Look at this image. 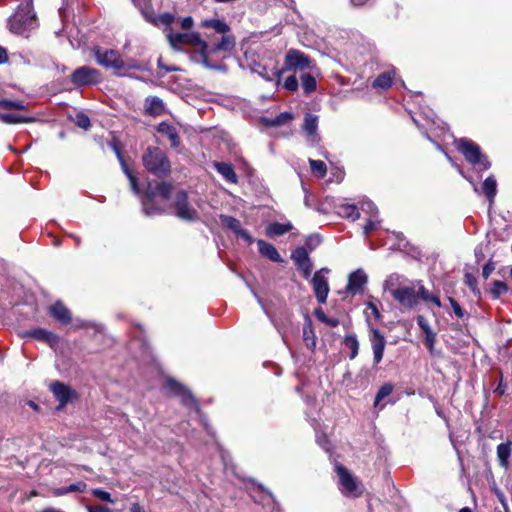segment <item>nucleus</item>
<instances>
[{
    "mask_svg": "<svg viewBox=\"0 0 512 512\" xmlns=\"http://www.w3.org/2000/svg\"><path fill=\"white\" fill-rule=\"evenodd\" d=\"M200 26L221 34L220 40L209 45L206 40L201 38L198 32H192L169 33L167 35L168 41L174 49H180L182 45L186 44L196 46L199 48V57L202 65L208 69H219V66L210 63L209 55L220 52L231 53L236 47V38L230 33L231 28L224 20L218 18L205 19L201 22Z\"/></svg>",
    "mask_w": 512,
    "mask_h": 512,
    "instance_id": "f257e3e1",
    "label": "nucleus"
},
{
    "mask_svg": "<svg viewBox=\"0 0 512 512\" xmlns=\"http://www.w3.org/2000/svg\"><path fill=\"white\" fill-rule=\"evenodd\" d=\"M172 189V185L167 182H149L141 199L145 215L155 216L166 212L170 207Z\"/></svg>",
    "mask_w": 512,
    "mask_h": 512,
    "instance_id": "f03ea898",
    "label": "nucleus"
},
{
    "mask_svg": "<svg viewBox=\"0 0 512 512\" xmlns=\"http://www.w3.org/2000/svg\"><path fill=\"white\" fill-rule=\"evenodd\" d=\"M8 27L12 33L25 37H28L29 33L38 27L32 0L18 6L16 12L8 20Z\"/></svg>",
    "mask_w": 512,
    "mask_h": 512,
    "instance_id": "7ed1b4c3",
    "label": "nucleus"
},
{
    "mask_svg": "<svg viewBox=\"0 0 512 512\" xmlns=\"http://www.w3.org/2000/svg\"><path fill=\"white\" fill-rule=\"evenodd\" d=\"M145 169L152 175L161 178L171 172V163L166 153L159 147H148L142 155Z\"/></svg>",
    "mask_w": 512,
    "mask_h": 512,
    "instance_id": "20e7f679",
    "label": "nucleus"
},
{
    "mask_svg": "<svg viewBox=\"0 0 512 512\" xmlns=\"http://www.w3.org/2000/svg\"><path fill=\"white\" fill-rule=\"evenodd\" d=\"M457 149L463 154L465 159L472 165H477L480 170H487L491 164L481 153L479 145L466 138H460L455 141Z\"/></svg>",
    "mask_w": 512,
    "mask_h": 512,
    "instance_id": "39448f33",
    "label": "nucleus"
},
{
    "mask_svg": "<svg viewBox=\"0 0 512 512\" xmlns=\"http://www.w3.org/2000/svg\"><path fill=\"white\" fill-rule=\"evenodd\" d=\"M94 57L102 67L113 69L117 76H124L125 62L116 50L97 47L94 49Z\"/></svg>",
    "mask_w": 512,
    "mask_h": 512,
    "instance_id": "423d86ee",
    "label": "nucleus"
},
{
    "mask_svg": "<svg viewBox=\"0 0 512 512\" xmlns=\"http://www.w3.org/2000/svg\"><path fill=\"white\" fill-rule=\"evenodd\" d=\"M70 80L76 87H86L100 83L102 77L99 70L89 66H81L72 72Z\"/></svg>",
    "mask_w": 512,
    "mask_h": 512,
    "instance_id": "0eeeda50",
    "label": "nucleus"
},
{
    "mask_svg": "<svg viewBox=\"0 0 512 512\" xmlns=\"http://www.w3.org/2000/svg\"><path fill=\"white\" fill-rule=\"evenodd\" d=\"M165 387L172 395L179 397L181 403L184 406H186L187 408H193L198 413L200 412L196 398L193 396V394L187 387H185L184 385H182L173 378H168L166 380Z\"/></svg>",
    "mask_w": 512,
    "mask_h": 512,
    "instance_id": "6e6552de",
    "label": "nucleus"
},
{
    "mask_svg": "<svg viewBox=\"0 0 512 512\" xmlns=\"http://www.w3.org/2000/svg\"><path fill=\"white\" fill-rule=\"evenodd\" d=\"M339 476L340 490L349 497H358L362 494V489L357 482L356 478L342 465L338 464L335 467Z\"/></svg>",
    "mask_w": 512,
    "mask_h": 512,
    "instance_id": "1a4fd4ad",
    "label": "nucleus"
},
{
    "mask_svg": "<svg viewBox=\"0 0 512 512\" xmlns=\"http://www.w3.org/2000/svg\"><path fill=\"white\" fill-rule=\"evenodd\" d=\"M175 215L184 221H195L198 218L197 211L189 204L187 193L180 190L176 193L173 202Z\"/></svg>",
    "mask_w": 512,
    "mask_h": 512,
    "instance_id": "9d476101",
    "label": "nucleus"
},
{
    "mask_svg": "<svg viewBox=\"0 0 512 512\" xmlns=\"http://www.w3.org/2000/svg\"><path fill=\"white\" fill-rule=\"evenodd\" d=\"M329 273L328 268H321L316 271L311 279V284L313 287V291L315 293L316 299L319 303H326L328 294H329V284L326 274Z\"/></svg>",
    "mask_w": 512,
    "mask_h": 512,
    "instance_id": "9b49d317",
    "label": "nucleus"
},
{
    "mask_svg": "<svg viewBox=\"0 0 512 512\" xmlns=\"http://www.w3.org/2000/svg\"><path fill=\"white\" fill-rule=\"evenodd\" d=\"M50 391L59 402V409L63 408L69 402L78 397V394L74 389L60 381H54L51 383Z\"/></svg>",
    "mask_w": 512,
    "mask_h": 512,
    "instance_id": "f8f14e48",
    "label": "nucleus"
},
{
    "mask_svg": "<svg viewBox=\"0 0 512 512\" xmlns=\"http://www.w3.org/2000/svg\"><path fill=\"white\" fill-rule=\"evenodd\" d=\"M311 60L310 58L305 55L303 52L296 50V49H290L285 57V67L284 70L291 71V70H303L310 67Z\"/></svg>",
    "mask_w": 512,
    "mask_h": 512,
    "instance_id": "ddd939ff",
    "label": "nucleus"
},
{
    "mask_svg": "<svg viewBox=\"0 0 512 512\" xmlns=\"http://www.w3.org/2000/svg\"><path fill=\"white\" fill-rule=\"evenodd\" d=\"M369 340L373 351L374 365H378L383 359L384 350L386 347V339L377 328L370 326Z\"/></svg>",
    "mask_w": 512,
    "mask_h": 512,
    "instance_id": "4468645a",
    "label": "nucleus"
},
{
    "mask_svg": "<svg viewBox=\"0 0 512 512\" xmlns=\"http://www.w3.org/2000/svg\"><path fill=\"white\" fill-rule=\"evenodd\" d=\"M291 259L294 261L298 270L304 278H309L313 269V263L309 257L308 251L304 247H298L291 253Z\"/></svg>",
    "mask_w": 512,
    "mask_h": 512,
    "instance_id": "2eb2a0df",
    "label": "nucleus"
},
{
    "mask_svg": "<svg viewBox=\"0 0 512 512\" xmlns=\"http://www.w3.org/2000/svg\"><path fill=\"white\" fill-rule=\"evenodd\" d=\"M392 297L404 308L412 309L418 304V295L414 287H398Z\"/></svg>",
    "mask_w": 512,
    "mask_h": 512,
    "instance_id": "dca6fc26",
    "label": "nucleus"
},
{
    "mask_svg": "<svg viewBox=\"0 0 512 512\" xmlns=\"http://www.w3.org/2000/svg\"><path fill=\"white\" fill-rule=\"evenodd\" d=\"M220 220L223 226L231 230L236 236L242 238L248 245H251L254 240L246 229H243L238 219L229 215H220Z\"/></svg>",
    "mask_w": 512,
    "mask_h": 512,
    "instance_id": "f3484780",
    "label": "nucleus"
},
{
    "mask_svg": "<svg viewBox=\"0 0 512 512\" xmlns=\"http://www.w3.org/2000/svg\"><path fill=\"white\" fill-rule=\"evenodd\" d=\"M367 281L366 273L362 269H358L349 275L346 290L348 293L355 295L362 290Z\"/></svg>",
    "mask_w": 512,
    "mask_h": 512,
    "instance_id": "a211bd4d",
    "label": "nucleus"
},
{
    "mask_svg": "<svg viewBox=\"0 0 512 512\" xmlns=\"http://www.w3.org/2000/svg\"><path fill=\"white\" fill-rule=\"evenodd\" d=\"M318 128V116L313 114H306L303 123V130L307 134L308 141L311 145H315L319 142L320 137L317 134Z\"/></svg>",
    "mask_w": 512,
    "mask_h": 512,
    "instance_id": "6ab92c4d",
    "label": "nucleus"
},
{
    "mask_svg": "<svg viewBox=\"0 0 512 512\" xmlns=\"http://www.w3.org/2000/svg\"><path fill=\"white\" fill-rule=\"evenodd\" d=\"M334 208H335V212L343 218H347V219H351L352 221H355V220L359 219V217H360L359 208L354 204L340 201L339 203L335 204Z\"/></svg>",
    "mask_w": 512,
    "mask_h": 512,
    "instance_id": "aec40b11",
    "label": "nucleus"
},
{
    "mask_svg": "<svg viewBox=\"0 0 512 512\" xmlns=\"http://www.w3.org/2000/svg\"><path fill=\"white\" fill-rule=\"evenodd\" d=\"M257 246H258L259 253L263 257H266L269 260L276 262V263L283 262V258L280 256L277 249L272 244H270L264 240H258Z\"/></svg>",
    "mask_w": 512,
    "mask_h": 512,
    "instance_id": "412c9836",
    "label": "nucleus"
},
{
    "mask_svg": "<svg viewBox=\"0 0 512 512\" xmlns=\"http://www.w3.org/2000/svg\"><path fill=\"white\" fill-rule=\"evenodd\" d=\"M157 132L168 137L171 147L176 148L180 145V138L177 129L168 122H161L156 128Z\"/></svg>",
    "mask_w": 512,
    "mask_h": 512,
    "instance_id": "4be33fe9",
    "label": "nucleus"
},
{
    "mask_svg": "<svg viewBox=\"0 0 512 512\" xmlns=\"http://www.w3.org/2000/svg\"><path fill=\"white\" fill-rule=\"evenodd\" d=\"M144 107L145 113L153 117L160 116L165 110L162 99L157 96L147 97Z\"/></svg>",
    "mask_w": 512,
    "mask_h": 512,
    "instance_id": "5701e85b",
    "label": "nucleus"
},
{
    "mask_svg": "<svg viewBox=\"0 0 512 512\" xmlns=\"http://www.w3.org/2000/svg\"><path fill=\"white\" fill-rule=\"evenodd\" d=\"M113 149H114L115 154H116V156H117V158H118V160H119V162L121 164L123 172L125 173V175L129 179L132 191L136 195H139L140 194V188H139V184H138V180H137L136 176L133 175V173L130 171V169L126 165V163H125V161H124V159L122 157L120 149L116 145H114Z\"/></svg>",
    "mask_w": 512,
    "mask_h": 512,
    "instance_id": "b1692460",
    "label": "nucleus"
},
{
    "mask_svg": "<svg viewBox=\"0 0 512 512\" xmlns=\"http://www.w3.org/2000/svg\"><path fill=\"white\" fill-rule=\"evenodd\" d=\"M51 315L63 324L71 321L70 311L61 302H56L50 308Z\"/></svg>",
    "mask_w": 512,
    "mask_h": 512,
    "instance_id": "393cba45",
    "label": "nucleus"
},
{
    "mask_svg": "<svg viewBox=\"0 0 512 512\" xmlns=\"http://www.w3.org/2000/svg\"><path fill=\"white\" fill-rule=\"evenodd\" d=\"M214 168L229 183L237 182V175L231 164L226 162H215Z\"/></svg>",
    "mask_w": 512,
    "mask_h": 512,
    "instance_id": "a878e982",
    "label": "nucleus"
},
{
    "mask_svg": "<svg viewBox=\"0 0 512 512\" xmlns=\"http://www.w3.org/2000/svg\"><path fill=\"white\" fill-rule=\"evenodd\" d=\"M511 446H512V443L510 441L505 442V443H500L497 446V458H498L499 464L503 468L508 467V464H509L508 459L511 455Z\"/></svg>",
    "mask_w": 512,
    "mask_h": 512,
    "instance_id": "bb28decb",
    "label": "nucleus"
},
{
    "mask_svg": "<svg viewBox=\"0 0 512 512\" xmlns=\"http://www.w3.org/2000/svg\"><path fill=\"white\" fill-rule=\"evenodd\" d=\"M482 190L490 204H492L497 193V182L494 176H489L484 180Z\"/></svg>",
    "mask_w": 512,
    "mask_h": 512,
    "instance_id": "cd10ccee",
    "label": "nucleus"
},
{
    "mask_svg": "<svg viewBox=\"0 0 512 512\" xmlns=\"http://www.w3.org/2000/svg\"><path fill=\"white\" fill-rule=\"evenodd\" d=\"M29 335L34 339L45 341L51 345L53 343L58 342V337L54 333H52L48 330L42 329V328H38V329L31 331L29 333Z\"/></svg>",
    "mask_w": 512,
    "mask_h": 512,
    "instance_id": "c85d7f7f",
    "label": "nucleus"
},
{
    "mask_svg": "<svg viewBox=\"0 0 512 512\" xmlns=\"http://www.w3.org/2000/svg\"><path fill=\"white\" fill-rule=\"evenodd\" d=\"M343 344L350 350L349 359L353 360L359 353V341L355 334H347L344 337Z\"/></svg>",
    "mask_w": 512,
    "mask_h": 512,
    "instance_id": "c756f323",
    "label": "nucleus"
},
{
    "mask_svg": "<svg viewBox=\"0 0 512 512\" xmlns=\"http://www.w3.org/2000/svg\"><path fill=\"white\" fill-rule=\"evenodd\" d=\"M255 72L265 79L266 81H277L279 82L283 73V70L268 69L266 67L259 66Z\"/></svg>",
    "mask_w": 512,
    "mask_h": 512,
    "instance_id": "7c9ffc66",
    "label": "nucleus"
},
{
    "mask_svg": "<svg viewBox=\"0 0 512 512\" xmlns=\"http://www.w3.org/2000/svg\"><path fill=\"white\" fill-rule=\"evenodd\" d=\"M0 120L6 124L16 123H32L36 119L34 117L19 116L12 113H0Z\"/></svg>",
    "mask_w": 512,
    "mask_h": 512,
    "instance_id": "2f4dec72",
    "label": "nucleus"
},
{
    "mask_svg": "<svg viewBox=\"0 0 512 512\" xmlns=\"http://www.w3.org/2000/svg\"><path fill=\"white\" fill-rule=\"evenodd\" d=\"M87 488V484L83 481H79L69 486L60 487L54 490V495L62 496L71 492H84Z\"/></svg>",
    "mask_w": 512,
    "mask_h": 512,
    "instance_id": "473e14b6",
    "label": "nucleus"
},
{
    "mask_svg": "<svg viewBox=\"0 0 512 512\" xmlns=\"http://www.w3.org/2000/svg\"><path fill=\"white\" fill-rule=\"evenodd\" d=\"M292 229V225L290 223H272L267 227L266 234L269 237L281 236L287 233Z\"/></svg>",
    "mask_w": 512,
    "mask_h": 512,
    "instance_id": "72a5a7b5",
    "label": "nucleus"
},
{
    "mask_svg": "<svg viewBox=\"0 0 512 512\" xmlns=\"http://www.w3.org/2000/svg\"><path fill=\"white\" fill-rule=\"evenodd\" d=\"M398 287H402L401 276L395 273L389 275L383 283V290L385 292H389L392 296L394 295V291L397 290Z\"/></svg>",
    "mask_w": 512,
    "mask_h": 512,
    "instance_id": "f704fd0d",
    "label": "nucleus"
},
{
    "mask_svg": "<svg viewBox=\"0 0 512 512\" xmlns=\"http://www.w3.org/2000/svg\"><path fill=\"white\" fill-rule=\"evenodd\" d=\"M303 340L308 349L314 350L316 347V336L310 323L305 324L303 327Z\"/></svg>",
    "mask_w": 512,
    "mask_h": 512,
    "instance_id": "c9c22d12",
    "label": "nucleus"
},
{
    "mask_svg": "<svg viewBox=\"0 0 512 512\" xmlns=\"http://www.w3.org/2000/svg\"><path fill=\"white\" fill-rule=\"evenodd\" d=\"M301 85L304 93L309 95L316 90L317 82L314 76L309 73H304L301 75Z\"/></svg>",
    "mask_w": 512,
    "mask_h": 512,
    "instance_id": "e433bc0d",
    "label": "nucleus"
},
{
    "mask_svg": "<svg viewBox=\"0 0 512 512\" xmlns=\"http://www.w3.org/2000/svg\"><path fill=\"white\" fill-rule=\"evenodd\" d=\"M417 292L418 299H422L425 302H431L437 307H441V301L438 296L430 294V292L419 283V289Z\"/></svg>",
    "mask_w": 512,
    "mask_h": 512,
    "instance_id": "4c0bfd02",
    "label": "nucleus"
},
{
    "mask_svg": "<svg viewBox=\"0 0 512 512\" xmlns=\"http://www.w3.org/2000/svg\"><path fill=\"white\" fill-rule=\"evenodd\" d=\"M392 84V75L390 72H383L377 76V78L373 81L372 86L374 88L387 89Z\"/></svg>",
    "mask_w": 512,
    "mask_h": 512,
    "instance_id": "58836bf2",
    "label": "nucleus"
},
{
    "mask_svg": "<svg viewBox=\"0 0 512 512\" xmlns=\"http://www.w3.org/2000/svg\"><path fill=\"white\" fill-rule=\"evenodd\" d=\"M508 291L507 285L499 280H496L492 283V287L489 292L494 299H498L501 295L505 294Z\"/></svg>",
    "mask_w": 512,
    "mask_h": 512,
    "instance_id": "ea45409f",
    "label": "nucleus"
},
{
    "mask_svg": "<svg viewBox=\"0 0 512 512\" xmlns=\"http://www.w3.org/2000/svg\"><path fill=\"white\" fill-rule=\"evenodd\" d=\"M310 168L313 173L323 178L326 175L327 167L326 164L321 160L309 159Z\"/></svg>",
    "mask_w": 512,
    "mask_h": 512,
    "instance_id": "a19ab883",
    "label": "nucleus"
},
{
    "mask_svg": "<svg viewBox=\"0 0 512 512\" xmlns=\"http://www.w3.org/2000/svg\"><path fill=\"white\" fill-rule=\"evenodd\" d=\"M392 392H393V385L392 384H390V383L383 384L379 388V390H378V392H377V394L375 396L374 405L377 406L381 400H383L384 398L389 396Z\"/></svg>",
    "mask_w": 512,
    "mask_h": 512,
    "instance_id": "79ce46f5",
    "label": "nucleus"
},
{
    "mask_svg": "<svg viewBox=\"0 0 512 512\" xmlns=\"http://www.w3.org/2000/svg\"><path fill=\"white\" fill-rule=\"evenodd\" d=\"M464 282L471 289L475 296H480L481 292L480 289L478 288V282L474 275H472L471 273H466L464 276Z\"/></svg>",
    "mask_w": 512,
    "mask_h": 512,
    "instance_id": "37998d69",
    "label": "nucleus"
},
{
    "mask_svg": "<svg viewBox=\"0 0 512 512\" xmlns=\"http://www.w3.org/2000/svg\"><path fill=\"white\" fill-rule=\"evenodd\" d=\"M175 20V17L171 13H163L161 15H157V20L154 26L160 27L165 26L169 27Z\"/></svg>",
    "mask_w": 512,
    "mask_h": 512,
    "instance_id": "c03bdc74",
    "label": "nucleus"
},
{
    "mask_svg": "<svg viewBox=\"0 0 512 512\" xmlns=\"http://www.w3.org/2000/svg\"><path fill=\"white\" fill-rule=\"evenodd\" d=\"M360 209L364 212L370 215V217H377L378 215V209L376 205L370 201L365 200L361 202Z\"/></svg>",
    "mask_w": 512,
    "mask_h": 512,
    "instance_id": "a18cd8bd",
    "label": "nucleus"
},
{
    "mask_svg": "<svg viewBox=\"0 0 512 512\" xmlns=\"http://www.w3.org/2000/svg\"><path fill=\"white\" fill-rule=\"evenodd\" d=\"M91 493L94 497L103 502L115 503V500L112 499L111 494L103 489L94 488L91 490Z\"/></svg>",
    "mask_w": 512,
    "mask_h": 512,
    "instance_id": "49530a36",
    "label": "nucleus"
},
{
    "mask_svg": "<svg viewBox=\"0 0 512 512\" xmlns=\"http://www.w3.org/2000/svg\"><path fill=\"white\" fill-rule=\"evenodd\" d=\"M75 124L78 127L87 130L91 126V121H90V118L85 113L80 112V113L76 114Z\"/></svg>",
    "mask_w": 512,
    "mask_h": 512,
    "instance_id": "de8ad7c7",
    "label": "nucleus"
},
{
    "mask_svg": "<svg viewBox=\"0 0 512 512\" xmlns=\"http://www.w3.org/2000/svg\"><path fill=\"white\" fill-rule=\"evenodd\" d=\"M273 118V124H276V126L278 127L291 121L293 119V115L290 112H281L280 114Z\"/></svg>",
    "mask_w": 512,
    "mask_h": 512,
    "instance_id": "09e8293b",
    "label": "nucleus"
},
{
    "mask_svg": "<svg viewBox=\"0 0 512 512\" xmlns=\"http://www.w3.org/2000/svg\"><path fill=\"white\" fill-rule=\"evenodd\" d=\"M298 86H299L298 79L294 75L288 76L284 81V87L288 91H296L298 89Z\"/></svg>",
    "mask_w": 512,
    "mask_h": 512,
    "instance_id": "8fccbe9b",
    "label": "nucleus"
},
{
    "mask_svg": "<svg viewBox=\"0 0 512 512\" xmlns=\"http://www.w3.org/2000/svg\"><path fill=\"white\" fill-rule=\"evenodd\" d=\"M378 225L379 221L377 220V217H370L363 228L364 235L367 237Z\"/></svg>",
    "mask_w": 512,
    "mask_h": 512,
    "instance_id": "3c124183",
    "label": "nucleus"
},
{
    "mask_svg": "<svg viewBox=\"0 0 512 512\" xmlns=\"http://www.w3.org/2000/svg\"><path fill=\"white\" fill-rule=\"evenodd\" d=\"M449 302L451 304L454 314L458 318H464V316L466 315V312L462 309V307L459 305V303L451 297L449 298Z\"/></svg>",
    "mask_w": 512,
    "mask_h": 512,
    "instance_id": "603ef678",
    "label": "nucleus"
},
{
    "mask_svg": "<svg viewBox=\"0 0 512 512\" xmlns=\"http://www.w3.org/2000/svg\"><path fill=\"white\" fill-rule=\"evenodd\" d=\"M496 263L490 259L483 267L482 276L484 279H488L491 273L495 270Z\"/></svg>",
    "mask_w": 512,
    "mask_h": 512,
    "instance_id": "864d4df0",
    "label": "nucleus"
},
{
    "mask_svg": "<svg viewBox=\"0 0 512 512\" xmlns=\"http://www.w3.org/2000/svg\"><path fill=\"white\" fill-rule=\"evenodd\" d=\"M142 15L144 16L145 20L153 25H155L157 20V15L152 9H145L142 11Z\"/></svg>",
    "mask_w": 512,
    "mask_h": 512,
    "instance_id": "5fc2aeb1",
    "label": "nucleus"
},
{
    "mask_svg": "<svg viewBox=\"0 0 512 512\" xmlns=\"http://www.w3.org/2000/svg\"><path fill=\"white\" fill-rule=\"evenodd\" d=\"M87 512H112V510L102 505H88L86 507Z\"/></svg>",
    "mask_w": 512,
    "mask_h": 512,
    "instance_id": "6e6d98bb",
    "label": "nucleus"
},
{
    "mask_svg": "<svg viewBox=\"0 0 512 512\" xmlns=\"http://www.w3.org/2000/svg\"><path fill=\"white\" fill-rule=\"evenodd\" d=\"M436 341V334L429 335L425 337L424 344L431 352L433 350L434 344Z\"/></svg>",
    "mask_w": 512,
    "mask_h": 512,
    "instance_id": "4d7b16f0",
    "label": "nucleus"
},
{
    "mask_svg": "<svg viewBox=\"0 0 512 512\" xmlns=\"http://www.w3.org/2000/svg\"><path fill=\"white\" fill-rule=\"evenodd\" d=\"M417 324L422 331L428 330V328L430 327L428 320L422 315H419L417 317Z\"/></svg>",
    "mask_w": 512,
    "mask_h": 512,
    "instance_id": "13d9d810",
    "label": "nucleus"
},
{
    "mask_svg": "<svg viewBox=\"0 0 512 512\" xmlns=\"http://www.w3.org/2000/svg\"><path fill=\"white\" fill-rule=\"evenodd\" d=\"M141 64L135 62V61H129L125 62V69L123 70V73L125 74L126 70H142Z\"/></svg>",
    "mask_w": 512,
    "mask_h": 512,
    "instance_id": "bf43d9fd",
    "label": "nucleus"
},
{
    "mask_svg": "<svg viewBox=\"0 0 512 512\" xmlns=\"http://www.w3.org/2000/svg\"><path fill=\"white\" fill-rule=\"evenodd\" d=\"M13 103L14 101L12 100L0 99V108L5 110H13Z\"/></svg>",
    "mask_w": 512,
    "mask_h": 512,
    "instance_id": "052dcab7",
    "label": "nucleus"
},
{
    "mask_svg": "<svg viewBox=\"0 0 512 512\" xmlns=\"http://www.w3.org/2000/svg\"><path fill=\"white\" fill-rule=\"evenodd\" d=\"M193 23H194V21H193L192 17L188 16V17H185L182 19L181 27L183 29H190L193 26Z\"/></svg>",
    "mask_w": 512,
    "mask_h": 512,
    "instance_id": "680f3d73",
    "label": "nucleus"
},
{
    "mask_svg": "<svg viewBox=\"0 0 512 512\" xmlns=\"http://www.w3.org/2000/svg\"><path fill=\"white\" fill-rule=\"evenodd\" d=\"M158 67L162 70H164L165 72H172V71H179L180 68L178 67H170V66H166L162 63V59L159 58L158 59Z\"/></svg>",
    "mask_w": 512,
    "mask_h": 512,
    "instance_id": "e2e57ef3",
    "label": "nucleus"
},
{
    "mask_svg": "<svg viewBox=\"0 0 512 512\" xmlns=\"http://www.w3.org/2000/svg\"><path fill=\"white\" fill-rule=\"evenodd\" d=\"M506 389H507V386L505 384H503L502 379H500L499 384L494 389V393H496L498 395H504L506 392Z\"/></svg>",
    "mask_w": 512,
    "mask_h": 512,
    "instance_id": "0e129e2a",
    "label": "nucleus"
},
{
    "mask_svg": "<svg viewBox=\"0 0 512 512\" xmlns=\"http://www.w3.org/2000/svg\"><path fill=\"white\" fill-rule=\"evenodd\" d=\"M367 308L371 310L372 314L375 316V318H380V312L377 308V306L373 302L367 303Z\"/></svg>",
    "mask_w": 512,
    "mask_h": 512,
    "instance_id": "69168bd1",
    "label": "nucleus"
},
{
    "mask_svg": "<svg viewBox=\"0 0 512 512\" xmlns=\"http://www.w3.org/2000/svg\"><path fill=\"white\" fill-rule=\"evenodd\" d=\"M315 315L317 317V319L321 322H325L327 320V316L325 315V313L321 310V309H316L315 310Z\"/></svg>",
    "mask_w": 512,
    "mask_h": 512,
    "instance_id": "338daca9",
    "label": "nucleus"
},
{
    "mask_svg": "<svg viewBox=\"0 0 512 512\" xmlns=\"http://www.w3.org/2000/svg\"><path fill=\"white\" fill-rule=\"evenodd\" d=\"M131 512H145L144 508L139 503H133L131 508Z\"/></svg>",
    "mask_w": 512,
    "mask_h": 512,
    "instance_id": "774afa93",
    "label": "nucleus"
}]
</instances>
